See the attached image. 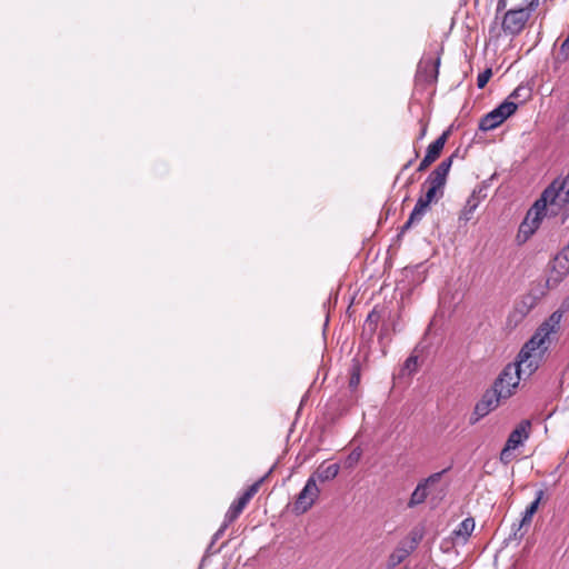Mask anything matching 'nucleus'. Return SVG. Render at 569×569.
Instances as JSON below:
<instances>
[{
  "mask_svg": "<svg viewBox=\"0 0 569 569\" xmlns=\"http://www.w3.org/2000/svg\"><path fill=\"white\" fill-rule=\"evenodd\" d=\"M560 316L553 313L549 321L543 322L529 341L521 348L517 360L511 365L519 369V373L523 379L529 378L538 368L545 352L548 349L547 340L549 335L555 331Z\"/></svg>",
  "mask_w": 569,
  "mask_h": 569,
  "instance_id": "obj_1",
  "label": "nucleus"
},
{
  "mask_svg": "<svg viewBox=\"0 0 569 569\" xmlns=\"http://www.w3.org/2000/svg\"><path fill=\"white\" fill-rule=\"evenodd\" d=\"M452 164V157L441 161L435 170L430 172L422 187H428L425 196L417 200V203L411 211L409 219L402 226L401 232L408 230L412 224L418 223L426 213L429 204L440 199L443 196V188L446 186L447 176Z\"/></svg>",
  "mask_w": 569,
  "mask_h": 569,
  "instance_id": "obj_2",
  "label": "nucleus"
},
{
  "mask_svg": "<svg viewBox=\"0 0 569 569\" xmlns=\"http://www.w3.org/2000/svg\"><path fill=\"white\" fill-rule=\"evenodd\" d=\"M550 201L551 214H558L561 211L565 214L569 212V174L565 178L555 179L542 192Z\"/></svg>",
  "mask_w": 569,
  "mask_h": 569,
  "instance_id": "obj_3",
  "label": "nucleus"
},
{
  "mask_svg": "<svg viewBox=\"0 0 569 569\" xmlns=\"http://www.w3.org/2000/svg\"><path fill=\"white\" fill-rule=\"evenodd\" d=\"M551 214V204L550 201L541 194L538 200L533 203V206L529 209L526 214L525 220L521 222L519 227L518 238H523L526 241L531 237L535 231L539 228L542 218L547 213Z\"/></svg>",
  "mask_w": 569,
  "mask_h": 569,
  "instance_id": "obj_4",
  "label": "nucleus"
},
{
  "mask_svg": "<svg viewBox=\"0 0 569 569\" xmlns=\"http://www.w3.org/2000/svg\"><path fill=\"white\" fill-rule=\"evenodd\" d=\"M422 537V530L412 529L405 539L399 541L396 549L389 555L387 569H395L405 559H407L418 548Z\"/></svg>",
  "mask_w": 569,
  "mask_h": 569,
  "instance_id": "obj_5",
  "label": "nucleus"
},
{
  "mask_svg": "<svg viewBox=\"0 0 569 569\" xmlns=\"http://www.w3.org/2000/svg\"><path fill=\"white\" fill-rule=\"evenodd\" d=\"M521 379L523 378L520 376L519 369L508 363L496 379L492 388L502 399H508L513 395Z\"/></svg>",
  "mask_w": 569,
  "mask_h": 569,
  "instance_id": "obj_6",
  "label": "nucleus"
},
{
  "mask_svg": "<svg viewBox=\"0 0 569 569\" xmlns=\"http://www.w3.org/2000/svg\"><path fill=\"white\" fill-rule=\"evenodd\" d=\"M320 489L316 483V477L310 476L307 480L305 487L297 496L295 501V511L297 513L307 512L315 503L317 498L319 497Z\"/></svg>",
  "mask_w": 569,
  "mask_h": 569,
  "instance_id": "obj_7",
  "label": "nucleus"
},
{
  "mask_svg": "<svg viewBox=\"0 0 569 569\" xmlns=\"http://www.w3.org/2000/svg\"><path fill=\"white\" fill-rule=\"evenodd\" d=\"M530 13L526 9H510L505 13L502 20V30L510 36L519 34L530 18Z\"/></svg>",
  "mask_w": 569,
  "mask_h": 569,
  "instance_id": "obj_8",
  "label": "nucleus"
},
{
  "mask_svg": "<svg viewBox=\"0 0 569 569\" xmlns=\"http://www.w3.org/2000/svg\"><path fill=\"white\" fill-rule=\"evenodd\" d=\"M445 472H446V470L435 472V473L430 475L428 478H426L425 480L420 481L417 485L413 492L411 493L410 500L408 502V507L412 508V507H416V506L425 502V500L427 499V497L429 495L428 488L430 486L438 483Z\"/></svg>",
  "mask_w": 569,
  "mask_h": 569,
  "instance_id": "obj_9",
  "label": "nucleus"
},
{
  "mask_svg": "<svg viewBox=\"0 0 569 569\" xmlns=\"http://www.w3.org/2000/svg\"><path fill=\"white\" fill-rule=\"evenodd\" d=\"M502 397L498 396V392H495V389L487 391L481 400L475 407V415L477 416L471 423L477 422L480 418L487 416L490 411L496 409L500 402Z\"/></svg>",
  "mask_w": 569,
  "mask_h": 569,
  "instance_id": "obj_10",
  "label": "nucleus"
},
{
  "mask_svg": "<svg viewBox=\"0 0 569 569\" xmlns=\"http://www.w3.org/2000/svg\"><path fill=\"white\" fill-rule=\"evenodd\" d=\"M487 189L488 186L485 182H482L481 184L473 189L472 193L467 199L466 206L460 217L461 219L469 221L472 218V214L480 204V202L487 198Z\"/></svg>",
  "mask_w": 569,
  "mask_h": 569,
  "instance_id": "obj_11",
  "label": "nucleus"
},
{
  "mask_svg": "<svg viewBox=\"0 0 569 569\" xmlns=\"http://www.w3.org/2000/svg\"><path fill=\"white\" fill-rule=\"evenodd\" d=\"M569 274V258L561 251L555 257L551 266V274L547 279V283L558 284L566 276Z\"/></svg>",
  "mask_w": 569,
  "mask_h": 569,
  "instance_id": "obj_12",
  "label": "nucleus"
},
{
  "mask_svg": "<svg viewBox=\"0 0 569 569\" xmlns=\"http://www.w3.org/2000/svg\"><path fill=\"white\" fill-rule=\"evenodd\" d=\"M440 59H423L418 66L417 76L428 83L436 82L439 74Z\"/></svg>",
  "mask_w": 569,
  "mask_h": 569,
  "instance_id": "obj_13",
  "label": "nucleus"
},
{
  "mask_svg": "<svg viewBox=\"0 0 569 569\" xmlns=\"http://www.w3.org/2000/svg\"><path fill=\"white\" fill-rule=\"evenodd\" d=\"M531 428V422L529 420H522L509 435L506 445L512 449H517L521 446L528 438L529 431Z\"/></svg>",
  "mask_w": 569,
  "mask_h": 569,
  "instance_id": "obj_14",
  "label": "nucleus"
},
{
  "mask_svg": "<svg viewBox=\"0 0 569 569\" xmlns=\"http://www.w3.org/2000/svg\"><path fill=\"white\" fill-rule=\"evenodd\" d=\"M262 481L263 478L252 483L237 500L231 503V506L242 512L252 497L258 492Z\"/></svg>",
  "mask_w": 569,
  "mask_h": 569,
  "instance_id": "obj_15",
  "label": "nucleus"
},
{
  "mask_svg": "<svg viewBox=\"0 0 569 569\" xmlns=\"http://www.w3.org/2000/svg\"><path fill=\"white\" fill-rule=\"evenodd\" d=\"M339 469L340 467L338 463H332L329 466L321 465L311 476L316 477V482H326L335 479L339 473Z\"/></svg>",
  "mask_w": 569,
  "mask_h": 569,
  "instance_id": "obj_16",
  "label": "nucleus"
},
{
  "mask_svg": "<svg viewBox=\"0 0 569 569\" xmlns=\"http://www.w3.org/2000/svg\"><path fill=\"white\" fill-rule=\"evenodd\" d=\"M545 496L543 490H539L536 492V499L526 508L521 521L519 523L518 530L521 529L523 526H529L533 515L537 512L539 503L541 502L542 498Z\"/></svg>",
  "mask_w": 569,
  "mask_h": 569,
  "instance_id": "obj_17",
  "label": "nucleus"
},
{
  "mask_svg": "<svg viewBox=\"0 0 569 569\" xmlns=\"http://www.w3.org/2000/svg\"><path fill=\"white\" fill-rule=\"evenodd\" d=\"M473 529H475L473 518H466L452 531V537L456 539H461L462 542H466L467 539L472 533Z\"/></svg>",
  "mask_w": 569,
  "mask_h": 569,
  "instance_id": "obj_18",
  "label": "nucleus"
},
{
  "mask_svg": "<svg viewBox=\"0 0 569 569\" xmlns=\"http://www.w3.org/2000/svg\"><path fill=\"white\" fill-rule=\"evenodd\" d=\"M449 134V130L443 131L441 136H439L432 143L429 144L426 154L437 160L448 140Z\"/></svg>",
  "mask_w": 569,
  "mask_h": 569,
  "instance_id": "obj_19",
  "label": "nucleus"
},
{
  "mask_svg": "<svg viewBox=\"0 0 569 569\" xmlns=\"http://www.w3.org/2000/svg\"><path fill=\"white\" fill-rule=\"evenodd\" d=\"M502 122V118L495 110H492L480 119L479 129L481 131H489L497 128Z\"/></svg>",
  "mask_w": 569,
  "mask_h": 569,
  "instance_id": "obj_20",
  "label": "nucleus"
},
{
  "mask_svg": "<svg viewBox=\"0 0 569 569\" xmlns=\"http://www.w3.org/2000/svg\"><path fill=\"white\" fill-rule=\"evenodd\" d=\"M518 109V103L513 100H505L501 104H499L497 108H495L493 110L502 118V120L505 121L506 119H508L510 116H512L516 110Z\"/></svg>",
  "mask_w": 569,
  "mask_h": 569,
  "instance_id": "obj_21",
  "label": "nucleus"
},
{
  "mask_svg": "<svg viewBox=\"0 0 569 569\" xmlns=\"http://www.w3.org/2000/svg\"><path fill=\"white\" fill-rule=\"evenodd\" d=\"M380 316L373 310L371 311L363 325V332H368L370 336L375 333L378 327Z\"/></svg>",
  "mask_w": 569,
  "mask_h": 569,
  "instance_id": "obj_22",
  "label": "nucleus"
},
{
  "mask_svg": "<svg viewBox=\"0 0 569 569\" xmlns=\"http://www.w3.org/2000/svg\"><path fill=\"white\" fill-rule=\"evenodd\" d=\"M569 59V33L561 43L559 50L555 53V62L561 64Z\"/></svg>",
  "mask_w": 569,
  "mask_h": 569,
  "instance_id": "obj_23",
  "label": "nucleus"
},
{
  "mask_svg": "<svg viewBox=\"0 0 569 569\" xmlns=\"http://www.w3.org/2000/svg\"><path fill=\"white\" fill-rule=\"evenodd\" d=\"M530 96V90L526 87H521L519 86L518 88H516L512 93L509 96V100L513 99V100H517L518 104L519 103H523Z\"/></svg>",
  "mask_w": 569,
  "mask_h": 569,
  "instance_id": "obj_24",
  "label": "nucleus"
},
{
  "mask_svg": "<svg viewBox=\"0 0 569 569\" xmlns=\"http://www.w3.org/2000/svg\"><path fill=\"white\" fill-rule=\"evenodd\" d=\"M418 369V357L411 355L405 361L403 370H407L409 375L416 372Z\"/></svg>",
  "mask_w": 569,
  "mask_h": 569,
  "instance_id": "obj_25",
  "label": "nucleus"
},
{
  "mask_svg": "<svg viewBox=\"0 0 569 569\" xmlns=\"http://www.w3.org/2000/svg\"><path fill=\"white\" fill-rule=\"evenodd\" d=\"M492 76L491 69H486L485 71L480 72L477 77V86L479 89H482L486 87V84L489 82L490 78Z\"/></svg>",
  "mask_w": 569,
  "mask_h": 569,
  "instance_id": "obj_26",
  "label": "nucleus"
},
{
  "mask_svg": "<svg viewBox=\"0 0 569 569\" xmlns=\"http://www.w3.org/2000/svg\"><path fill=\"white\" fill-rule=\"evenodd\" d=\"M361 458V450L355 449L350 452V455L346 459V465L348 468H352Z\"/></svg>",
  "mask_w": 569,
  "mask_h": 569,
  "instance_id": "obj_27",
  "label": "nucleus"
},
{
  "mask_svg": "<svg viewBox=\"0 0 569 569\" xmlns=\"http://www.w3.org/2000/svg\"><path fill=\"white\" fill-rule=\"evenodd\" d=\"M515 449L508 447L507 445H505L503 449L501 450L500 452V461L503 463V465H508L512 461L513 459V455H512V451Z\"/></svg>",
  "mask_w": 569,
  "mask_h": 569,
  "instance_id": "obj_28",
  "label": "nucleus"
},
{
  "mask_svg": "<svg viewBox=\"0 0 569 569\" xmlns=\"http://www.w3.org/2000/svg\"><path fill=\"white\" fill-rule=\"evenodd\" d=\"M240 513H241V511H239L234 507L230 506V508L228 509V511L224 516L223 523H228V526H229L231 522H233L240 516Z\"/></svg>",
  "mask_w": 569,
  "mask_h": 569,
  "instance_id": "obj_29",
  "label": "nucleus"
},
{
  "mask_svg": "<svg viewBox=\"0 0 569 569\" xmlns=\"http://www.w3.org/2000/svg\"><path fill=\"white\" fill-rule=\"evenodd\" d=\"M240 513H241V511H239L234 507L230 506V508L228 509V511L224 516L223 523H228V526H229L231 522H233L240 516Z\"/></svg>",
  "mask_w": 569,
  "mask_h": 569,
  "instance_id": "obj_30",
  "label": "nucleus"
},
{
  "mask_svg": "<svg viewBox=\"0 0 569 569\" xmlns=\"http://www.w3.org/2000/svg\"><path fill=\"white\" fill-rule=\"evenodd\" d=\"M539 0H523V6L520 9H526L531 14L538 7Z\"/></svg>",
  "mask_w": 569,
  "mask_h": 569,
  "instance_id": "obj_31",
  "label": "nucleus"
},
{
  "mask_svg": "<svg viewBox=\"0 0 569 569\" xmlns=\"http://www.w3.org/2000/svg\"><path fill=\"white\" fill-rule=\"evenodd\" d=\"M435 161H436L435 159H432L431 157H429V156H427V154H426V156H425V158H423V159L421 160V162L419 163L417 171L422 172V171L427 170V168H428L431 163H433Z\"/></svg>",
  "mask_w": 569,
  "mask_h": 569,
  "instance_id": "obj_32",
  "label": "nucleus"
},
{
  "mask_svg": "<svg viewBox=\"0 0 569 569\" xmlns=\"http://www.w3.org/2000/svg\"><path fill=\"white\" fill-rule=\"evenodd\" d=\"M419 123L421 126V130H420V133L418 136V140H421V139L425 138V136L427 133L428 123L425 122L422 119H420Z\"/></svg>",
  "mask_w": 569,
  "mask_h": 569,
  "instance_id": "obj_33",
  "label": "nucleus"
},
{
  "mask_svg": "<svg viewBox=\"0 0 569 569\" xmlns=\"http://www.w3.org/2000/svg\"><path fill=\"white\" fill-rule=\"evenodd\" d=\"M227 528H228V523L221 525V527L218 529V531L213 535V542L216 540H218L223 535V532L226 531Z\"/></svg>",
  "mask_w": 569,
  "mask_h": 569,
  "instance_id": "obj_34",
  "label": "nucleus"
},
{
  "mask_svg": "<svg viewBox=\"0 0 569 569\" xmlns=\"http://www.w3.org/2000/svg\"><path fill=\"white\" fill-rule=\"evenodd\" d=\"M359 381H360V376H359V373H353V375L351 376V378H350V387H351V388H356V387L358 386Z\"/></svg>",
  "mask_w": 569,
  "mask_h": 569,
  "instance_id": "obj_35",
  "label": "nucleus"
},
{
  "mask_svg": "<svg viewBox=\"0 0 569 569\" xmlns=\"http://www.w3.org/2000/svg\"><path fill=\"white\" fill-rule=\"evenodd\" d=\"M561 252H562L567 258H569V242H568V246L561 250Z\"/></svg>",
  "mask_w": 569,
  "mask_h": 569,
  "instance_id": "obj_36",
  "label": "nucleus"
},
{
  "mask_svg": "<svg viewBox=\"0 0 569 569\" xmlns=\"http://www.w3.org/2000/svg\"><path fill=\"white\" fill-rule=\"evenodd\" d=\"M412 162H413V160L408 161V162L403 166L402 170L408 169V168L412 164Z\"/></svg>",
  "mask_w": 569,
  "mask_h": 569,
  "instance_id": "obj_37",
  "label": "nucleus"
},
{
  "mask_svg": "<svg viewBox=\"0 0 569 569\" xmlns=\"http://www.w3.org/2000/svg\"><path fill=\"white\" fill-rule=\"evenodd\" d=\"M505 6H506L505 0H499L498 9H500L501 7H505Z\"/></svg>",
  "mask_w": 569,
  "mask_h": 569,
  "instance_id": "obj_38",
  "label": "nucleus"
}]
</instances>
